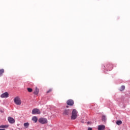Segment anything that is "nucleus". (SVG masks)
<instances>
[{
    "mask_svg": "<svg viewBox=\"0 0 130 130\" xmlns=\"http://www.w3.org/2000/svg\"><path fill=\"white\" fill-rule=\"evenodd\" d=\"M88 130H92V128L89 127V128H88Z\"/></svg>",
    "mask_w": 130,
    "mask_h": 130,
    "instance_id": "21",
    "label": "nucleus"
},
{
    "mask_svg": "<svg viewBox=\"0 0 130 130\" xmlns=\"http://www.w3.org/2000/svg\"><path fill=\"white\" fill-rule=\"evenodd\" d=\"M8 120L9 122H10L11 124L15 123V119L13 118L12 117H8Z\"/></svg>",
    "mask_w": 130,
    "mask_h": 130,
    "instance_id": "5",
    "label": "nucleus"
},
{
    "mask_svg": "<svg viewBox=\"0 0 130 130\" xmlns=\"http://www.w3.org/2000/svg\"><path fill=\"white\" fill-rule=\"evenodd\" d=\"M32 120H33V121H34V122H37V120H38V119L37 118V117L34 116L32 118Z\"/></svg>",
    "mask_w": 130,
    "mask_h": 130,
    "instance_id": "13",
    "label": "nucleus"
},
{
    "mask_svg": "<svg viewBox=\"0 0 130 130\" xmlns=\"http://www.w3.org/2000/svg\"><path fill=\"white\" fill-rule=\"evenodd\" d=\"M14 101V103H15L16 105H21V104H22V101H21V99H20L19 96L15 98Z\"/></svg>",
    "mask_w": 130,
    "mask_h": 130,
    "instance_id": "2",
    "label": "nucleus"
},
{
    "mask_svg": "<svg viewBox=\"0 0 130 130\" xmlns=\"http://www.w3.org/2000/svg\"><path fill=\"white\" fill-rule=\"evenodd\" d=\"M39 93V89L37 88V87H36L35 91L34 92V94H35V95H38Z\"/></svg>",
    "mask_w": 130,
    "mask_h": 130,
    "instance_id": "10",
    "label": "nucleus"
},
{
    "mask_svg": "<svg viewBox=\"0 0 130 130\" xmlns=\"http://www.w3.org/2000/svg\"><path fill=\"white\" fill-rule=\"evenodd\" d=\"M39 122L42 124H45V123H47L48 122L47 119L45 118H41L39 119Z\"/></svg>",
    "mask_w": 130,
    "mask_h": 130,
    "instance_id": "3",
    "label": "nucleus"
},
{
    "mask_svg": "<svg viewBox=\"0 0 130 130\" xmlns=\"http://www.w3.org/2000/svg\"><path fill=\"white\" fill-rule=\"evenodd\" d=\"M116 123L118 125H120V124H121L122 123V122L121 121H117Z\"/></svg>",
    "mask_w": 130,
    "mask_h": 130,
    "instance_id": "18",
    "label": "nucleus"
},
{
    "mask_svg": "<svg viewBox=\"0 0 130 130\" xmlns=\"http://www.w3.org/2000/svg\"><path fill=\"white\" fill-rule=\"evenodd\" d=\"M24 126L26 128H28L29 127V123L26 122L24 123Z\"/></svg>",
    "mask_w": 130,
    "mask_h": 130,
    "instance_id": "17",
    "label": "nucleus"
},
{
    "mask_svg": "<svg viewBox=\"0 0 130 130\" xmlns=\"http://www.w3.org/2000/svg\"><path fill=\"white\" fill-rule=\"evenodd\" d=\"M67 103L70 106H73V105H74V102L73 100H69L68 101H67Z\"/></svg>",
    "mask_w": 130,
    "mask_h": 130,
    "instance_id": "6",
    "label": "nucleus"
},
{
    "mask_svg": "<svg viewBox=\"0 0 130 130\" xmlns=\"http://www.w3.org/2000/svg\"><path fill=\"white\" fill-rule=\"evenodd\" d=\"M0 130H6L5 129H0Z\"/></svg>",
    "mask_w": 130,
    "mask_h": 130,
    "instance_id": "22",
    "label": "nucleus"
},
{
    "mask_svg": "<svg viewBox=\"0 0 130 130\" xmlns=\"http://www.w3.org/2000/svg\"><path fill=\"white\" fill-rule=\"evenodd\" d=\"M5 73V70L4 69H1L0 70V77H2L3 76V74Z\"/></svg>",
    "mask_w": 130,
    "mask_h": 130,
    "instance_id": "15",
    "label": "nucleus"
},
{
    "mask_svg": "<svg viewBox=\"0 0 130 130\" xmlns=\"http://www.w3.org/2000/svg\"><path fill=\"white\" fill-rule=\"evenodd\" d=\"M105 129V125H102L98 126V130H104Z\"/></svg>",
    "mask_w": 130,
    "mask_h": 130,
    "instance_id": "9",
    "label": "nucleus"
},
{
    "mask_svg": "<svg viewBox=\"0 0 130 130\" xmlns=\"http://www.w3.org/2000/svg\"><path fill=\"white\" fill-rule=\"evenodd\" d=\"M27 90L28 92H29V93H31V92H32V91H33V89H32V88H27Z\"/></svg>",
    "mask_w": 130,
    "mask_h": 130,
    "instance_id": "19",
    "label": "nucleus"
},
{
    "mask_svg": "<svg viewBox=\"0 0 130 130\" xmlns=\"http://www.w3.org/2000/svg\"><path fill=\"white\" fill-rule=\"evenodd\" d=\"M102 121H104V122H106L107 118L105 115H103L102 116Z\"/></svg>",
    "mask_w": 130,
    "mask_h": 130,
    "instance_id": "12",
    "label": "nucleus"
},
{
    "mask_svg": "<svg viewBox=\"0 0 130 130\" xmlns=\"http://www.w3.org/2000/svg\"><path fill=\"white\" fill-rule=\"evenodd\" d=\"M40 110L38 109H34L32 111V114H40Z\"/></svg>",
    "mask_w": 130,
    "mask_h": 130,
    "instance_id": "4",
    "label": "nucleus"
},
{
    "mask_svg": "<svg viewBox=\"0 0 130 130\" xmlns=\"http://www.w3.org/2000/svg\"><path fill=\"white\" fill-rule=\"evenodd\" d=\"M69 108V106H67V108Z\"/></svg>",
    "mask_w": 130,
    "mask_h": 130,
    "instance_id": "23",
    "label": "nucleus"
},
{
    "mask_svg": "<svg viewBox=\"0 0 130 130\" xmlns=\"http://www.w3.org/2000/svg\"><path fill=\"white\" fill-rule=\"evenodd\" d=\"M71 113L70 110H65L63 113V115H69Z\"/></svg>",
    "mask_w": 130,
    "mask_h": 130,
    "instance_id": "8",
    "label": "nucleus"
},
{
    "mask_svg": "<svg viewBox=\"0 0 130 130\" xmlns=\"http://www.w3.org/2000/svg\"><path fill=\"white\" fill-rule=\"evenodd\" d=\"M107 68L108 69L109 71H111V70L113 69V67L112 66V65L109 64L107 65Z\"/></svg>",
    "mask_w": 130,
    "mask_h": 130,
    "instance_id": "11",
    "label": "nucleus"
},
{
    "mask_svg": "<svg viewBox=\"0 0 130 130\" xmlns=\"http://www.w3.org/2000/svg\"><path fill=\"white\" fill-rule=\"evenodd\" d=\"M78 117V112L77 110L73 109L72 113L71 119L72 120H75Z\"/></svg>",
    "mask_w": 130,
    "mask_h": 130,
    "instance_id": "1",
    "label": "nucleus"
},
{
    "mask_svg": "<svg viewBox=\"0 0 130 130\" xmlns=\"http://www.w3.org/2000/svg\"><path fill=\"white\" fill-rule=\"evenodd\" d=\"M9 127V125H0V128H8Z\"/></svg>",
    "mask_w": 130,
    "mask_h": 130,
    "instance_id": "14",
    "label": "nucleus"
},
{
    "mask_svg": "<svg viewBox=\"0 0 130 130\" xmlns=\"http://www.w3.org/2000/svg\"><path fill=\"white\" fill-rule=\"evenodd\" d=\"M125 89V86H124V85H122L121 86L120 88V91H124V90Z\"/></svg>",
    "mask_w": 130,
    "mask_h": 130,
    "instance_id": "16",
    "label": "nucleus"
},
{
    "mask_svg": "<svg viewBox=\"0 0 130 130\" xmlns=\"http://www.w3.org/2000/svg\"><path fill=\"white\" fill-rule=\"evenodd\" d=\"M51 91H52V89H49V90L47 91V93H50V92H51Z\"/></svg>",
    "mask_w": 130,
    "mask_h": 130,
    "instance_id": "20",
    "label": "nucleus"
},
{
    "mask_svg": "<svg viewBox=\"0 0 130 130\" xmlns=\"http://www.w3.org/2000/svg\"><path fill=\"white\" fill-rule=\"evenodd\" d=\"M1 98H8L9 97V93L8 92H6L1 95Z\"/></svg>",
    "mask_w": 130,
    "mask_h": 130,
    "instance_id": "7",
    "label": "nucleus"
}]
</instances>
